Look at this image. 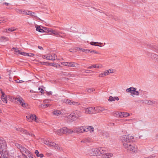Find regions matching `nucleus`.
Segmentation results:
<instances>
[{"label":"nucleus","mask_w":158,"mask_h":158,"mask_svg":"<svg viewBox=\"0 0 158 158\" xmlns=\"http://www.w3.org/2000/svg\"><path fill=\"white\" fill-rule=\"evenodd\" d=\"M134 139V137L130 135H124L120 138L125 148H128V146L130 145V144L133 142Z\"/></svg>","instance_id":"obj_1"},{"label":"nucleus","mask_w":158,"mask_h":158,"mask_svg":"<svg viewBox=\"0 0 158 158\" xmlns=\"http://www.w3.org/2000/svg\"><path fill=\"white\" fill-rule=\"evenodd\" d=\"M81 116V112L77 110H76L72 112L67 116V118L71 121H76Z\"/></svg>","instance_id":"obj_2"},{"label":"nucleus","mask_w":158,"mask_h":158,"mask_svg":"<svg viewBox=\"0 0 158 158\" xmlns=\"http://www.w3.org/2000/svg\"><path fill=\"white\" fill-rule=\"evenodd\" d=\"M43 143L48 145L49 147H52L58 150L61 149V148L57 144H56L55 143L51 142L48 139L44 140Z\"/></svg>","instance_id":"obj_3"},{"label":"nucleus","mask_w":158,"mask_h":158,"mask_svg":"<svg viewBox=\"0 0 158 158\" xmlns=\"http://www.w3.org/2000/svg\"><path fill=\"white\" fill-rule=\"evenodd\" d=\"M136 90V88L133 87H131L127 89L126 91L127 93H130L131 95L133 97H134L135 95L137 96L139 95V92Z\"/></svg>","instance_id":"obj_4"},{"label":"nucleus","mask_w":158,"mask_h":158,"mask_svg":"<svg viewBox=\"0 0 158 158\" xmlns=\"http://www.w3.org/2000/svg\"><path fill=\"white\" fill-rule=\"evenodd\" d=\"M57 56L54 54H48L43 55V58L47 60L54 61L56 60Z\"/></svg>","instance_id":"obj_5"},{"label":"nucleus","mask_w":158,"mask_h":158,"mask_svg":"<svg viewBox=\"0 0 158 158\" xmlns=\"http://www.w3.org/2000/svg\"><path fill=\"white\" fill-rule=\"evenodd\" d=\"M128 147V148H125L134 152H136L137 151V146L134 144H132V143Z\"/></svg>","instance_id":"obj_6"},{"label":"nucleus","mask_w":158,"mask_h":158,"mask_svg":"<svg viewBox=\"0 0 158 158\" xmlns=\"http://www.w3.org/2000/svg\"><path fill=\"white\" fill-rule=\"evenodd\" d=\"M98 148H91L89 150V154L91 156H98Z\"/></svg>","instance_id":"obj_7"},{"label":"nucleus","mask_w":158,"mask_h":158,"mask_svg":"<svg viewBox=\"0 0 158 158\" xmlns=\"http://www.w3.org/2000/svg\"><path fill=\"white\" fill-rule=\"evenodd\" d=\"M26 118L30 122L34 121L36 123H39L38 118H37L35 114H31L26 116Z\"/></svg>","instance_id":"obj_8"},{"label":"nucleus","mask_w":158,"mask_h":158,"mask_svg":"<svg viewBox=\"0 0 158 158\" xmlns=\"http://www.w3.org/2000/svg\"><path fill=\"white\" fill-rule=\"evenodd\" d=\"M84 110L86 113L87 114H91L95 113V107H90L87 108H85Z\"/></svg>","instance_id":"obj_9"},{"label":"nucleus","mask_w":158,"mask_h":158,"mask_svg":"<svg viewBox=\"0 0 158 158\" xmlns=\"http://www.w3.org/2000/svg\"><path fill=\"white\" fill-rule=\"evenodd\" d=\"M63 102L69 105L78 106L80 105L79 102L71 101L67 99H64Z\"/></svg>","instance_id":"obj_10"},{"label":"nucleus","mask_w":158,"mask_h":158,"mask_svg":"<svg viewBox=\"0 0 158 158\" xmlns=\"http://www.w3.org/2000/svg\"><path fill=\"white\" fill-rule=\"evenodd\" d=\"M19 131H20L21 133L24 134L26 135H29L31 136V137H35V135L32 133H30L28 132L26 130H24L22 128H19L17 130Z\"/></svg>","instance_id":"obj_11"},{"label":"nucleus","mask_w":158,"mask_h":158,"mask_svg":"<svg viewBox=\"0 0 158 158\" xmlns=\"http://www.w3.org/2000/svg\"><path fill=\"white\" fill-rule=\"evenodd\" d=\"M62 131L63 132V134H71L73 132V131H72V130L69 129L67 127H64L62 128Z\"/></svg>","instance_id":"obj_12"},{"label":"nucleus","mask_w":158,"mask_h":158,"mask_svg":"<svg viewBox=\"0 0 158 158\" xmlns=\"http://www.w3.org/2000/svg\"><path fill=\"white\" fill-rule=\"evenodd\" d=\"M95 113H100L105 110H106L103 107L101 106H97L95 107Z\"/></svg>","instance_id":"obj_13"},{"label":"nucleus","mask_w":158,"mask_h":158,"mask_svg":"<svg viewBox=\"0 0 158 158\" xmlns=\"http://www.w3.org/2000/svg\"><path fill=\"white\" fill-rule=\"evenodd\" d=\"M98 148V156H100L102 154V155L105 152V150L104 148L100 147Z\"/></svg>","instance_id":"obj_14"},{"label":"nucleus","mask_w":158,"mask_h":158,"mask_svg":"<svg viewBox=\"0 0 158 158\" xmlns=\"http://www.w3.org/2000/svg\"><path fill=\"white\" fill-rule=\"evenodd\" d=\"M48 31L51 32H52V33L54 35L56 36L57 37H62V36L60 35V34H62V33L61 32H58L55 30H48Z\"/></svg>","instance_id":"obj_15"},{"label":"nucleus","mask_w":158,"mask_h":158,"mask_svg":"<svg viewBox=\"0 0 158 158\" xmlns=\"http://www.w3.org/2000/svg\"><path fill=\"white\" fill-rule=\"evenodd\" d=\"M63 113L60 110H56L53 111L52 112V114L55 116H59L60 115H63Z\"/></svg>","instance_id":"obj_16"},{"label":"nucleus","mask_w":158,"mask_h":158,"mask_svg":"<svg viewBox=\"0 0 158 158\" xmlns=\"http://www.w3.org/2000/svg\"><path fill=\"white\" fill-rule=\"evenodd\" d=\"M85 132L89 131L90 132H92L94 131V127L91 126L85 127Z\"/></svg>","instance_id":"obj_17"},{"label":"nucleus","mask_w":158,"mask_h":158,"mask_svg":"<svg viewBox=\"0 0 158 158\" xmlns=\"http://www.w3.org/2000/svg\"><path fill=\"white\" fill-rule=\"evenodd\" d=\"M113 156V154L111 153H104L102 155V158H110Z\"/></svg>","instance_id":"obj_18"},{"label":"nucleus","mask_w":158,"mask_h":158,"mask_svg":"<svg viewBox=\"0 0 158 158\" xmlns=\"http://www.w3.org/2000/svg\"><path fill=\"white\" fill-rule=\"evenodd\" d=\"M92 142V140L89 137L85 138L81 141V143H90Z\"/></svg>","instance_id":"obj_19"},{"label":"nucleus","mask_w":158,"mask_h":158,"mask_svg":"<svg viewBox=\"0 0 158 158\" xmlns=\"http://www.w3.org/2000/svg\"><path fill=\"white\" fill-rule=\"evenodd\" d=\"M23 155L24 156L25 158H27V156H28L29 157V158H33L32 154L31 152L28 151V150L27 152H25L23 154Z\"/></svg>","instance_id":"obj_20"},{"label":"nucleus","mask_w":158,"mask_h":158,"mask_svg":"<svg viewBox=\"0 0 158 158\" xmlns=\"http://www.w3.org/2000/svg\"><path fill=\"white\" fill-rule=\"evenodd\" d=\"M114 70L113 69H110L104 72V75L105 76L108 75L110 73L114 72Z\"/></svg>","instance_id":"obj_21"},{"label":"nucleus","mask_w":158,"mask_h":158,"mask_svg":"<svg viewBox=\"0 0 158 158\" xmlns=\"http://www.w3.org/2000/svg\"><path fill=\"white\" fill-rule=\"evenodd\" d=\"M68 66L74 67H78V64L75 62H69Z\"/></svg>","instance_id":"obj_22"},{"label":"nucleus","mask_w":158,"mask_h":158,"mask_svg":"<svg viewBox=\"0 0 158 158\" xmlns=\"http://www.w3.org/2000/svg\"><path fill=\"white\" fill-rule=\"evenodd\" d=\"M13 49L15 50V53L16 54H20L23 55V53L24 52H20L18 48H13Z\"/></svg>","instance_id":"obj_23"},{"label":"nucleus","mask_w":158,"mask_h":158,"mask_svg":"<svg viewBox=\"0 0 158 158\" xmlns=\"http://www.w3.org/2000/svg\"><path fill=\"white\" fill-rule=\"evenodd\" d=\"M78 128V133L85 132V127L81 126Z\"/></svg>","instance_id":"obj_24"},{"label":"nucleus","mask_w":158,"mask_h":158,"mask_svg":"<svg viewBox=\"0 0 158 158\" xmlns=\"http://www.w3.org/2000/svg\"><path fill=\"white\" fill-rule=\"evenodd\" d=\"M62 128L58 130H54V131L57 134L59 135H61L62 134H63V132L62 131Z\"/></svg>","instance_id":"obj_25"},{"label":"nucleus","mask_w":158,"mask_h":158,"mask_svg":"<svg viewBox=\"0 0 158 158\" xmlns=\"http://www.w3.org/2000/svg\"><path fill=\"white\" fill-rule=\"evenodd\" d=\"M36 30L40 32H44V31L43 29H41L40 27L38 25L35 26Z\"/></svg>","instance_id":"obj_26"},{"label":"nucleus","mask_w":158,"mask_h":158,"mask_svg":"<svg viewBox=\"0 0 158 158\" xmlns=\"http://www.w3.org/2000/svg\"><path fill=\"white\" fill-rule=\"evenodd\" d=\"M15 99L19 102L20 103L21 102H23V100L22 98L19 96H17Z\"/></svg>","instance_id":"obj_27"},{"label":"nucleus","mask_w":158,"mask_h":158,"mask_svg":"<svg viewBox=\"0 0 158 158\" xmlns=\"http://www.w3.org/2000/svg\"><path fill=\"white\" fill-rule=\"evenodd\" d=\"M103 66L101 64H98L93 65V67L96 68L100 69L102 68Z\"/></svg>","instance_id":"obj_28"},{"label":"nucleus","mask_w":158,"mask_h":158,"mask_svg":"<svg viewBox=\"0 0 158 158\" xmlns=\"http://www.w3.org/2000/svg\"><path fill=\"white\" fill-rule=\"evenodd\" d=\"M20 104L22 107L25 108H27L28 106L27 104L25 102L24 100H23V102H22Z\"/></svg>","instance_id":"obj_29"},{"label":"nucleus","mask_w":158,"mask_h":158,"mask_svg":"<svg viewBox=\"0 0 158 158\" xmlns=\"http://www.w3.org/2000/svg\"><path fill=\"white\" fill-rule=\"evenodd\" d=\"M116 115L118 116L119 118H122L123 112H117L115 113Z\"/></svg>","instance_id":"obj_30"},{"label":"nucleus","mask_w":158,"mask_h":158,"mask_svg":"<svg viewBox=\"0 0 158 158\" xmlns=\"http://www.w3.org/2000/svg\"><path fill=\"white\" fill-rule=\"evenodd\" d=\"M78 50V47H74L70 48L69 50L71 52H77V51Z\"/></svg>","instance_id":"obj_31"},{"label":"nucleus","mask_w":158,"mask_h":158,"mask_svg":"<svg viewBox=\"0 0 158 158\" xmlns=\"http://www.w3.org/2000/svg\"><path fill=\"white\" fill-rule=\"evenodd\" d=\"M23 55L26 56H29L30 57H32L34 56V54L32 53H27L26 52L23 53Z\"/></svg>","instance_id":"obj_32"},{"label":"nucleus","mask_w":158,"mask_h":158,"mask_svg":"<svg viewBox=\"0 0 158 158\" xmlns=\"http://www.w3.org/2000/svg\"><path fill=\"white\" fill-rule=\"evenodd\" d=\"M20 150L23 155L26 152H27V149L23 147L21 148H20Z\"/></svg>","instance_id":"obj_33"},{"label":"nucleus","mask_w":158,"mask_h":158,"mask_svg":"<svg viewBox=\"0 0 158 158\" xmlns=\"http://www.w3.org/2000/svg\"><path fill=\"white\" fill-rule=\"evenodd\" d=\"M94 91H95V89L93 88H87L86 89V91L89 93H91Z\"/></svg>","instance_id":"obj_34"},{"label":"nucleus","mask_w":158,"mask_h":158,"mask_svg":"<svg viewBox=\"0 0 158 158\" xmlns=\"http://www.w3.org/2000/svg\"><path fill=\"white\" fill-rule=\"evenodd\" d=\"M0 40L1 41L4 42L8 40V39L7 38L4 37H1Z\"/></svg>","instance_id":"obj_35"},{"label":"nucleus","mask_w":158,"mask_h":158,"mask_svg":"<svg viewBox=\"0 0 158 158\" xmlns=\"http://www.w3.org/2000/svg\"><path fill=\"white\" fill-rule=\"evenodd\" d=\"M36 13L34 12H31V16L33 17H35L37 19H39L40 20H41V19L39 18L36 15Z\"/></svg>","instance_id":"obj_36"},{"label":"nucleus","mask_w":158,"mask_h":158,"mask_svg":"<svg viewBox=\"0 0 158 158\" xmlns=\"http://www.w3.org/2000/svg\"><path fill=\"white\" fill-rule=\"evenodd\" d=\"M2 101L4 103H7V99L6 97H1Z\"/></svg>","instance_id":"obj_37"},{"label":"nucleus","mask_w":158,"mask_h":158,"mask_svg":"<svg viewBox=\"0 0 158 158\" xmlns=\"http://www.w3.org/2000/svg\"><path fill=\"white\" fill-rule=\"evenodd\" d=\"M16 29H15V28L13 27V28H9L8 29H6V32H7V31H15L16 30Z\"/></svg>","instance_id":"obj_38"},{"label":"nucleus","mask_w":158,"mask_h":158,"mask_svg":"<svg viewBox=\"0 0 158 158\" xmlns=\"http://www.w3.org/2000/svg\"><path fill=\"white\" fill-rule=\"evenodd\" d=\"M115 98H114V97H113L111 96H110L109 97V98L108 99L109 101H111V102L114 101H115Z\"/></svg>","instance_id":"obj_39"},{"label":"nucleus","mask_w":158,"mask_h":158,"mask_svg":"<svg viewBox=\"0 0 158 158\" xmlns=\"http://www.w3.org/2000/svg\"><path fill=\"white\" fill-rule=\"evenodd\" d=\"M98 43L100 44H102V43H98V42H91L90 43V44L92 45H95L96 46L97 45H96V44Z\"/></svg>","instance_id":"obj_40"},{"label":"nucleus","mask_w":158,"mask_h":158,"mask_svg":"<svg viewBox=\"0 0 158 158\" xmlns=\"http://www.w3.org/2000/svg\"><path fill=\"white\" fill-rule=\"evenodd\" d=\"M16 11L19 14H22V12L23 10L20 9H15Z\"/></svg>","instance_id":"obj_41"},{"label":"nucleus","mask_w":158,"mask_h":158,"mask_svg":"<svg viewBox=\"0 0 158 158\" xmlns=\"http://www.w3.org/2000/svg\"><path fill=\"white\" fill-rule=\"evenodd\" d=\"M90 53H95V54H99V52H97L95 50H90Z\"/></svg>","instance_id":"obj_42"},{"label":"nucleus","mask_w":158,"mask_h":158,"mask_svg":"<svg viewBox=\"0 0 158 158\" xmlns=\"http://www.w3.org/2000/svg\"><path fill=\"white\" fill-rule=\"evenodd\" d=\"M40 64L43 65H48V64H49V63L48 62H40Z\"/></svg>","instance_id":"obj_43"},{"label":"nucleus","mask_w":158,"mask_h":158,"mask_svg":"<svg viewBox=\"0 0 158 158\" xmlns=\"http://www.w3.org/2000/svg\"><path fill=\"white\" fill-rule=\"evenodd\" d=\"M72 131H73V132L78 133V127L74 128Z\"/></svg>","instance_id":"obj_44"},{"label":"nucleus","mask_w":158,"mask_h":158,"mask_svg":"<svg viewBox=\"0 0 158 158\" xmlns=\"http://www.w3.org/2000/svg\"><path fill=\"white\" fill-rule=\"evenodd\" d=\"M69 62H62L61 64L63 65H64L66 66H68Z\"/></svg>","instance_id":"obj_45"},{"label":"nucleus","mask_w":158,"mask_h":158,"mask_svg":"<svg viewBox=\"0 0 158 158\" xmlns=\"http://www.w3.org/2000/svg\"><path fill=\"white\" fill-rule=\"evenodd\" d=\"M145 158H157V157L154 155H152Z\"/></svg>","instance_id":"obj_46"},{"label":"nucleus","mask_w":158,"mask_h":158,"mask_svg":"<svg viewBox=\"0 0 158 158\" xmlns=\"http://www.w3.org/2000/svg\"><path fill=\"white\" fill-rule=\"evenodd\" d=\"M50 101H51L50 99H46L43 101V102L45 103H49Z\"/></svg>","instance_id":"obj_47"},{"label":"nucleus","mask_w":158,"mask_h":158,"mask_svg":"<svg viewBox=\"0 0 158 158\" xmlns=\"http://www.w3.org/2000/svg\"><path fill=\"white\" fill-rule=\"evenodd\" d=\"M103 135L104 137H107L109 136V134L106 132L103 133Z\"/></svg>","instance_id":"obj_48"},{"label":"nucleus","mask_w":158,"mask_h":158,"mask_svg":"<svg viewBox=\"0 0 158 158\" xmlns=\"http://www.w3.org/2000/svg\"><path fill=\"white\" fill-rule=\"evenodd\" d=\"M104 73V72L103 73H101L99 74L98 77H105Z\"/></svg>","instance_id":"obj_49"},{"label":"nucleus","mask_w":158,"mask_h":158,"mask_svg":"<svg viewBox=\"0 0 158 158\" xmlns=\"http://www.w3.org/2000/svg\"><path fill=\"white\" fill-rule=\"evenodd\" d=\"M44 105V108H46L47 107L50 106H51V104H46Z\"/></svg>","instance_id":"obj_50"},{"label":"nucleus","mask_w":158,"mask_h":158,"mask_svg":"<svg viewBox=\"0 0 158 158\" xmlns=\"http://www.w3.org/2000/svg\"><path fill=\"white\" fill-rule=\"evenodd\" d=\"M127 112H123V118H126L127 117Z\"/></svg>","instance_id":"obj_51"},{"label":"nucleus","mask_w":158,"mask_h":158,"mask_svg":"<svg viewBox=\"0 0 158 158\" xmlns=\"http://www.w3.org/2000/svg\"><path fill=\"white\" fill-rule=\"evenodd\" d=\"M16 82L18 83H22L24 82V81L21 80H16Z\"/></svg>","instance_id":"obj_52"},{"label":"nucleus","mask_w":158,"mask_h":158,"mask_svg":"<svg viewBox=\"0 0 158 158\" xmlns=\"http://www.w3.org/2000/svg\"><path fill=\"white\" fill-rule=\"evenodd\" d=\"M155 102L153 101H149L148 102V105H152L154 104Z\"/></svg>","instance_id":"obj_53"},{"label":"nucleus","mask_w":158,"mask_h":158,"mask_svg":"<svg viewBox=\"0 0 158 158\" xmlns=\"http://www.w3.org/2000/svg\"><path fill=\"white\" fill-rule=\"evenodd\" d=\"M38 89L40 90V92L41 93H44V90L40 88H39Z\"/></svg>","instance_id":"obj_54"},{"label":"nucleus","mask_w":158,"mask_h":158,"mask_svg":"<svg viewBox=\"0 0 158 158\" xmlns=\"http://www.w3.org/2000/svg\"><path fill=\"white\" fill-rule=\"evenodd\" d=\"M26 15L31 16V11L27 10Z\"/></svg>","instance_id":"obj_55"},{"label":"nucleus","mask_w":158,"mask_h":158,"mask_svg":"<svg viewBox=\"0 0 158 158\" xmlns=\"http://www.w3.org/2000/svg\"><path fill=\"white\" fill-rule=\"evenodd\" d=\"M27 10H23L22 14H24V15H26V13H27Z\"/></svg>","instance_id":"obj_56"},{"label":"nucleus","mask_w":158,"mask_h":158,"mask_svg":"<svg viewBox=\"0 0 158 158\" xmlns=\"http://www.w3.org/2000/svg\"><path fill=\"white\" fill-rule=\"evenodd\" d=\"M135 118H132L130 119H128L127 120L128 122H133L135 121Z\"/></svg>","instance_id":"obj_57"},{"label":"nucleus","mask_w":158,"mask_h":158,"mask_svg":"<svg viewBox=\"0 0 158 158\" xmlns=\"http://www.w3.org/2000/svg\"><path fill=\"white\" fill-rule=\"evenodd\" d=\"M39 152L38 150H35V153L36 154V156L38 157H39Z\"/></svg>","instance_id":"obj_58"},{"label":"nucleus","mask_w":158,"mask_h":158,"mask_svg":"<svg viewBox=\"0 0 158 158\" xmlns=\"http://www.w3.org/2000/svg\"><path fill=\"white\" fill-rule=\"evenodd\" d=\"M56 64L54 63H49L48 64V65L52 66L55 67V66Z\"/></svg>","instance_id":"obj_59"},{"label":"nucleus","mask_w":158,"mask_h":158,"mask_svg":"<svg viewBox=\"0 0 158 158\" xmlns=\"http://www.w3.org/2000/svg\"><path fill=\"white\" fill-rule=\"evenodd\" d=\"M78 50H81L82 52L85 51V49L82 48H78Z\"/></svg>","instance_id":"obj_60"},{"label":"nucleus","mask_w":158,"mask_h":158,"mask_svg":"<svg viewBox=\"0 0 158 158\" xmlns=\"http://www.w3.org/2000/svg\"><path fill=\"white\" fill-rule=\"evenodd\" d=\"M17 147L20 150V148H21L23 147L22 146L18 144L17 145Z\"/></svg>","instance_id":"obj_61"},{"label":"nucleus","mask_w":158,"mask_h":158,"mask_svg":"<svg viewBox=\"0 0 158 158\" xmlns=\"http://www.w3.org/2000/svg\"><path fill=\"white\" fill-rule=\"evenodd\" d=\"M154 48L155 49V51H156L157 52H158V47L156 46Z\"/></svg>","instance_id":"obj_62"},{"label":"nucleus","mask_w":158,"mask_h":158,"mask_svg":"<svg viewBox=\"0 0 158 158\" xmlns=\"http://www.w3.org/2000/svg\"><path fill=\"white\" fill-rule=\"evenodd\" d=\"M90 50H89L88 49H85V51H84V52H85L86 53H87L88 52H90Z\"/></svg>","instance_id":"obj_63"},{"label":"nucleus","mask_w":158,"mask_h":158,"mask_svg":"<svg viewBox=\"0 0 158 158\" xmlns=\"http://www.w3.org/2000/svg\"><path fill=\"white\" fill-rule=\"evenodd\" d=\"M44 156V155L43 154L41 153L39 155V157L40 158H42Z\"/></svg>","instance_id":"obj_64"}]
</instances>
